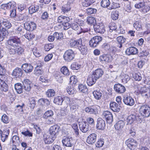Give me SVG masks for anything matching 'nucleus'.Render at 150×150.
I'll list each match as a JSON object with an SVG mask.
<instances>
[{
	"label": "nucleus",
	"mask_w": 150,
	"mask_h": 150,
	"mask_svg": "<svg viewBox=\"0 0 150 150\" xmlns=\"http://www.w3.org/2000/svg\"><path fill=\"white\" fill-rule=\"evenodd\" d=\"M116 0H113L110 6L109 7L108 9L112 10L113 9L116 8L120 7V4L116 2L115 1Z\"/></svg>",
	"instance_id": "nucleus-42"
},
{
	"label": "nucleus",
	"mask_w": 150,
	"mask_h": 150,
	"mask_svg": "<svg viewBox=\"0 0 150 150\" xmlns=\"http://www.w3.org/2000/svg\"><path fill=\"white\" fill-rule=\"evenodd\" d=\"M104 74V72L100 68L98 69L93 71L92 74L97 79L101 77Z\"/></svg>",
	"instance_id": "nucleus-22"
},
{
	"label": "nucleus",
	"mask_w": 150,
	"mask_h": 150,
	"mask_svg": "<svg viewBox=\"0 0 150 150\" xmlns=\"http://www.w3.org/2000/svg\"><path fill=\"white\" fill-rule=\"evenodd\" d=\"M97 80L92 74L88 76L87 79V84L89 86H92L96 83Z\"/></svg>",
	"instance_id": "nucleus-24"
},
{
	"label": "nucleus",
	"mask_w": 150,
	"mask_h": 150,
	"mask_svg": "<svg viewBox=\"0 0 150 150\" xmlns=\"http://www.w3.org/2000/svg\"><path fill=\"white\" fill-rule=\"evenodd\" d=\"M71 28L72 29L74 30H77L79 29L80 28L81 30V32H86L88 31V29L87 28H83L82 27H81L79 25L77 22H74V23H72L71 24Z\"/></svg>",
	"instance_id": "nucleus-17"
},
{
	"label": "nucleus",
	"mask_w": 150,
	"mask_h": 150,
	"mask_svg": "<svg viewBox=\"0 0 150 150\" xmlns=\"http://www.w3.org/2000/svg\"><path fill=\"white\" fill-rule=\"evenodd\" d=\"M63 98L59 96L56 97L54 99V102L58 105H61L63 102Z\"/></svg>",
	"instance_id": "nucleus-44"
},
{
	"label": "nucleus",
	"mask_w": 150,
	"mask_h": 150,
	"mask_svg": "<svg viewBox=\"0 0 150 150\" xmlns=\"http://www.w3.org/2000/svg\"><path fill=\"white\" fill-rule=\"evenodd\" d=\"M123 101L125 104L129 106H132L134 104V99L131 96H124Z\"/></svg>",
	"instance_id": "nucleus-15"
},
{
	"label": "nucleus",
	"mask_w": 150,
	"mask_h": 150,
	"mask_svg": "<svg viewBox=\"0 0 150 150\" xmlns=\"http://www.w3.org/2000/svg\"><path fill=\"white\" fill-rule=\"evenodd\" d=\"M135 116L134 115H131L129 116L127 118V124H131L133 123L134 120Z\"/></svg>",
	"instance_id": "nucleus-53"
},
{
	"label": "nucleus",
	"mask_w": 150,
	"mask_h": 150,
	"mask_svg": "<svg viewBox=\"0 0 150 150\" xmlns=\"http://www.w3.org/2000/svg\"><path fill=\"white\" fill-rule=\"evenodd\" d=\"M110 106V108L114 112H118L120 110V106L115 102H111Z\"/></svg>",
	"instance_id": "nucleus-27"
},
{
	"label": "nucleus",
	"mask_w": 150,
	"mask_h": 150,
	"mask_svg": "<svg viewBox=\"0 0 150 150\" xmlns=\"http://www.w3.org/2000/svg\"><path fill=\"white\" fill-rule=\"evenodd\" d=\"M15 88L17 92L21 94L23 92L22 85L20 83H18L15 85Z\"/></svg>",
	"instance_id": "nucleus-36"
},
{
	"label": "nucleus",
	"mask_w": 150,
	"mask_h": 150,
	"mask_svg": "<svg viewBox=\"0 0 150 150\" xmlns=\"http://www.w3.org/2000/svg\"><path fill=\"white\" fill-rule=\"evenodd\" d=\"M79 126L80 130L83 133H86L90 129L88 124L85 121L80 122Z\"/></svg>",
	"instance_id": "nucleus-8"
},
{
	"label": "nucleus",
	"mask_w": 150,
	"mask_h": 150,
	"mask_svg": "<svg viewBox=\"0 0 150 150\" xmlns=\"http://www.w3.org/2000/svg\"><path fill=\"white\" fill-rule=\"evenodd\" d=\"M103 116L107 122L111 123L113 122V116L110 112L108 111H104L103 113Z\"/></svg>",
	"instance_id": "nucleus-11"
},
{
	"label": "nucleus",
	"mask_w": 150,
	"mask_h": 150,
	"mask_svg": "<svg viewBox=\"0 0 150 150\" xmlns=\"http://www.w3.org/2000/svg\"><path fill=\"white\" fill-rule=\"evenodd\" d=\"M71 7L69 4L63 5L62 8L61 10L64 13H67L70 10Z\"/></svg>",
	"instance_id": "nucleus-43"
},
{
	"label": "nucleus",
	"mask_w": 150,
	"mask_h": 150,
	"mask_svg": "<svg viewBox=\"0 0 150 150\" xmlns=\"http://www.w3.org/2000/svg\"><path fill=\"white\" fill-rule=\"evenodd\" d=\"M82 40L81 38H79V39L75 40H74L71 39L70 41L69 45L71 47H74L77 46L78 47V46L79 45H81L82 43Z\"/></svg>",
	"instance_id": "nucleus-28"
},
{
	"label": "nucleus",
	"mask_w": 150,
	"mask_h": 150,
	"mask_svg": "<svg viewBox=\"0 0 150 150\" xmlns=\"http://www.w3.org/2000/svg\"><path fill=\"white\" fill-rule=\"evenodd\" d=\"M75 57L74 52L71 49H69L65 51L63 57L65 61L70 62Z\"/></svg>",
	"instance_id": "nucleus-3"
},
{
	"label": "nucleus",
	"mask_w": 150,
	"mask_h": 150,
	"mask_svg": "<svg viewBox=\"0 0 150 150\" xmlns=\"http://www.w3.org/2000/svg\"><path fill=\"white\" fill-rule=\"evenodd\" d=\"M105 121L101 118H98L97 121L96 128L98 129L103 130L105 128Z\"/></svg>",
	"instance_id": "nucleus-12"
},
{
	"label": "nucleus",
	"mask_w": 150,
	"mask_h": 150,
	"mask_svg": "<svg viewBox=\"0 0 150 150\" xmlns=\"http://www.w3.org/2000/svg\"><path fill=\"white\" fill-rule=\"evenodd\" d=\"M125 144L131 150H134L137 145V141L132 138L127 140L125 142Z\"/></svg>",
	"instance_id": "nucleus-6"
},
{
	"label": "nucleus",
	"mask_w": 150,
	"mask_h": 150,
	"mask_svg": "<svg viewBox=\"0 0 150 150\" xmlns=\"http://www.w3.org/2000/svg\"><path fill=\"white\" fill-rule=\"evenodd\" d=\"M61 72L65 75L68 76L70 74V72L67 68L65 66L62 67L61 69Z\"/></svg>",
	"instance_id": "nucleus-50"
},
{
	"label": "nucleus",
	"mask_w": 150,
	"mask_h": 150,
	"mask_svg": "<svg viewBox=\"0 0 150 150\" xmlns=\"http://www.w3.org/2000/svg\"><path fill=\"white\" fill-rule=\"evenodd\" d=\"M134 26L137 30H140L142 29L141 23L140 21L135 22L134 24Z\"/></svg>",
	"instance_id": "nucleus-52"
},
{
	"label": "nucleus",
	"mask_w": 150,
	"mask_h": 150,
	"mask_svg": "<svg viewBox=\"0 0 150 150\" xmlns=\"http://www.w3.org/2000/svg\"><path fill=\"white\" fill-rule=\"evenodd\" d=\"M22 68L23 70L26 73L31 72L33 70V67L30 64H25L23 65Z\"/></svg>",
	"instance_id": "nucleus-25"
},
{
	"label": "nucleus",
	"mask_w": 150,
	"mask_h": 150,
	"mask_svg": "<svg viewBox=\"0 0 150 150\" xmlns=\"http://www.w3.org/2000/svg\"><path fill=\"white\" fill-rule=\"evenodd\" d=\"M2 25L4 26V28L6 30V29H8L11 27V23L7 20L4 19L2 22Z\"/></svg>",
	"instance_id": "nucleus-47"
},
{
	"label": "nucleus",
	"mask_w": 150,
	"mask_h": 150,
	"mask_svg": "<svg viewBox=\"0 0 150 150\" xmlns=\"http://www.w3.org/2000/svg\"><path fill=\"white\" fill-rule=\"evenodd\" d=\"M110 2L109 0H102L100 2L102 7L104 8H107L110 4Z\"/></svg>",
	"instance_id": "nucleus-46"
},
{
	"label": "nucleus",
	"mask_w": 150,
	"mask_h": 150,
	"mask_svg": "<svg viewBox=\"0 0 150 150\" xmlns=\"http://www.w3.org/2000/svg\"><path fill=\"white\" fill-rule=\"evenodd\" d=\"M138 52V50L134 47H130L127 48L126 51V54L128 55L135 54Z\"/></svg>",
	"instance_id": "nucleus-29"
},
{
	"label": "nucleus",
	"mask_w": 150,
	"mask_h": 150,
	"mask_svg": "<svg viewBox=\"0 0 150 150\" xmlns=\"http://www.w3.org/2000/svg\"><path fill=\"white\" fill-rule=\"evenodd\" d=\"M9 133V130H6L4 131L1 136V140L3 142H4L6 140Z\"/></svg>",
	"instance_id": "nucleus-37"
},
{
	"label": "nucleus",
	"mask_w": 150,
	"mask_h": 150,
	"mask_svg": "<svg viewBox=\"0 0 150 150\" xmlns=\"http://www.w3.org/2000/svg\"><path fill=\"white\" fill-rule=\"evenodd\" d=\"M60 130L59 126L55 125L50 127V135L56 138V136L58 134L59 131Z\"/></svg>",
	"instance_id": "nucleus-9"
},
{
	"label": "nucleus",
	"mask_w": 150,
	"mask_h": 150,
	"mask_svg": "<svg viewBox=\"0 0 150 150\" xmlns=\"http://www.w3.org/2000/svg\"><path fill=\"white\" fill-rule=\"evenodd\" d=\"M55 92L52 89H48L46 93V95L48 97H51L55 96Z\"/></svg>",
	"instance_id": "nucleus-51"
},
{
	"label": "nucleus",
	"mask_w": 150,
	"mask_h": 150,
	"mask_svg": "<svg viewBox=\"0 0 150 150\" xmlns=\"http://www.w3.org/2000/svg\"><path fill=\"white\" fill-rule=\"evenodd\" d=\"M114 89L116 93L119 94L123 93L126 91L125 87L120 83L115 84Z\"/></svg>",
	"instance_id": "nucleus-13"
},
{
	"label": "nucleus",
	"mask_w": 150,
	"mask_h": 150,
	"mask_svg": "<svg viewBox=\"0 0 150 150\" xmlns=\"http://www.w3.org/2000/svg\"><path fill=\"white\" fill-rule=\"evenodd\" d=\"M1 120L2 122L5 124L8 123L10 121L9 117L6 114L3 115L1 117Z\"/></svg>",
	"instance_id": "nucleus-49"
},
{
	"label": "nucleus",
	"mask_w": 150,
	"mask_h": 150,
	"mask_svg": "<svg viewBox=\"0 0 150 150\" xmlns=\"http://www.w3.org/2000/svg\"><path fill=\"white\" fill-rule=\"evenodd\" d=\"M1 23L2 22L0 20V42L3 40L8 33V31L5 28H2L1 30Z\"/></svg>",
	"instance_id": "nucleus-26"
},
{
	"label": "nucleus",
	"mask_w": 150,
	"mask_h": 150,
	"mask_svg": "<svg viewBox=\"0 0 150 150\" xmlns=\"http://www.w3.org/2000/svg\"><path fill=\"white\" fill-rule=\"evenodd\" d=\"M125 125L124 121L122 120H120L117 122L116 124L114 126L115 129L117 130H121L124 127Z\"/></svg>",
	"instance_id": "nucleus-33"
},
{
	"label": "nucleus",
	"mask_w": 150,
	"mask_h": 150,
	"mask_svg": "<svg viewBox=\"0 0 150 150\" xmlns=\"http://www.w3.org/2000/svg\"><path fill=\"white\" fill-rule=\"evenodd\" d=\"M133 77L135 80L138 81H140L142 79L141 75L139 73L133 74Z\"/></svg>",
	"instance_id": "nucleus-57"
},
{
	"label": "nucleus",
	"mask_w": 150,
	"mask_h": 150,
	"mask_svg": "<svg viewBox=\"0 0 150 150\" xmlns=\"http://www.w3.org/2000/svg\"><path fill=\"white\" fill-rule=\"evenodd\" d=\"M55 137L49 134V135L45 134L43 135V140L45 144L52 143L55 139Z\"/></svg>",
	"instance_id": "nucleus-16"
},
{
	"label": "nucleus",
	"mask_w": 150,
	"mask_h": 150,
	"mask_svg": "<svg viewBox=\"0 0 150 150\" xmlns=\"http://www.w3.org/2000/svg\"><path fill=\"white\" fill-rule=\"evenodd\" d=\"M16 7H15L10 11V16L13 18L16 17L18 21H21L23 20L24 18L23 15H21V16H20L19 17L18 15L17 16L16 14Z\"/></svg>",
	"instance_id": "nucleus-23"
},
{
	"label": "nucleus",
	"mask_w": 150,
	"mask_h": 150,
	"mask_svg": "<svg viewBox=\"0 0 150 150\" xmlns=\"http://www.w3.org/2000/svg\"><path fill=\"white\" fill-rule=\"evenodd\" d=\"M23 74V71L21 69L17 67L14 69L12 73V75L16 78L21 77Z\"/></svg>",
	"instance_id": "nucleus-20"
},
{
	"label": "nucleus",
	"mask_w": 150,
	"mask_h": 150,
	"mask_svg": "<svg viewBox=\"0 0 150 150\" xmlns=\"http://www.w3.org/2000/svg\"><path fill=\"white\" fill-rule=\"evenodd\" d=\"M109 31L112 32L113 30H115L117 28L116 24L114 22H112L109 25Z\"/></svg>",
	"instance_id": "nucleus-59"
},
{
	"label": "nucleus",
	"mask_w": 150,
	"mask_h": 150,
	"mask_svg": "<svg viewBox=\"0 0 150 150\" xmlns=\"http://www.w3.org/2000/svg\"><path fill=\"white\" fill-rule=\"evenodd\" d=\"M29 100L30 101L28 103V105L32 109H33L36 105L35 99L34 98H32L30 99Z\"/></svg>",
	"instance_id": "nucleus-48"
},
{
	"label": "nucleus",
	"mask_w": 150,
	"mask_h": 150,
	"mask_svg": "<svg viewBox=\"0 0 150 150\" xmlns=\"http://www.w3.org/2000/svg\"><path fill=\"white\" fill-rule=\"evenodd\" d=\"M24 86L23 89L25 91H29L31 89L30 86V82L28 79H25L23 81Z\"/></svg>",
	"instance_id": "nucleus-30"
},
{
	"label": "nucleus",
	"mask_w": 150,
	"mask_h": 150,
	"mask_svg": "<svg viewBox=\"0 0 150 150\" xmlns=\"http://www.w3.org/2000/svg\"><path fill=\"white\" fill-rule=\"evenodd\" d=\"M78 49L80 51L82 54H86L87 52V48L86 45H83L82 43L81 45L78 46Z\"/></svg>",
	"instance_id": "nucleus-32"
},
{
	"label": "nucleus",
	"mask_w": 150,
	"mask_h": 150,
	"mask_svg": "<svg viewBox=\"0 0 150 150\" xmlns=\"http://www.w3.org/2000/svg\"><path fill=\"white\" fill-rule=\"evenodd\" d=\"M96 138L97 135L96 134H91L87 137L86 142L89 144H92L95 142Z\"/></svg>",
	"instance_id": "nucleus-18"
},
{
	"label": "nucleus",
	"mask_w": 150,
	"mask_h": 150,
	"mask_svg": "<svg viewBox=\"0 0 150 150\" xmlns=\"http://www.w3.org/2000/svg\"><path fill=\"white\" fill-rule=\"evenodd\" d=\"M99 107V106L98 105H93L86 107L85 109V111L89 113L96 115L98 113V108Z\"/></svg>",
	"instance_id": "nucleus-14"
},
{
	"label": "nucleus",
	"mask_w": 150,
	"mask_h": 150,
	"mask_svg": "<svg viewBox=\"0 0 150 150\" xmlns=\"http://www.w3.org/2000/svg\"><path fill=\"white\" fill-rule=\"evenodd\" d=\"M78 89L79 92L81 93H86L88 91L86 86L82 84L79 85Z\"/></svg>",
	"instance_id": "nucleus-39"
},
{
	"label": "nucleus",
	"mask_w": 150,
	"mask_h": 150,
	"mask_svg": "<svg viewBox=\"0 0 150 150\" xmlns=\"http://www.w3.org/2000/svg\"><path fill=\"white\" fill-rule=\"evenodd\" d=\"M21 43L20 39L17 36L11 37L7 41L6 48L11 54L16 53L18 55H21L24 52L23 48L20 46Z\"/></svg>",
	"instance_id": "nucleus-1"
},
{
	"label": "nucleus",
	"mask_w": 150,
	"mask_h": 150,
	"mask_svg": "<svg viewBox=\"0 0 150 150\" xmlns=\"http://www.w3.org/2000/svg\"><path fill=\"white\" fill-rule=\"evenodd\" d=\"M93 94L95 98L98 100L102 96L101 93L97 91H94L93 92Z\"/></svg>",
	"instance_id": "nucleus-60"
},
{
	"label": "nucleus",
	"mask_w": 150,
	"mask_h": 150,
	"mask_svg": "<svg viewBox=\"0 0 150 150\" xmlns=\"http://www.w3.org/2000/svg\"><path fill=\"white\" fill-rule=\"evenodd\" d=\"M93 28L96 32L103 33L105 31L104 25L102 23H96L93 25Z\"/></svg>",
	"instance_id": "nucleus-5"
},
{
	"label": "nucleus",
	"mask_w": 150,
	"mask_h": 150,
	"mask_svg": "<svg viewBox=\"0 0 150 150\" xmlns=\"http://www.w3.org/2000/svg\"><path fill=\"white\" fill-rule=\"evenodd\" d=\"M87 21L88 24L94 25V23L96 22V20L94 18L90 17L87 18Z\"/></svg>",
	"instance_id": "nucleus-63"
},
{
	"label": "nucleus",
	"mask_w": 150,
	"mask_h": 150,
	"mask_svg": "<svg viewBox=\"0 0 150 150\" xmlns=\"http://www.w3.org/2000/svg\"><path fill=\"white\" fill-rule=\"evenodd\" d=\"M25 37L28 39V40H31L33 39L35 35L32 33L30 32H28L24 35Z\"/></svg>",
	"instance_id": "nucleus-61"
},
{
	"label": "nucleus",
	"mask_w": 150,
	"mask_h": 150,
	"mask_svg": "<svg viewBox=\"0 0 150 150\" xmlns=\"http://www.w3.org/2000/svg\"><path fill=\"white\" fill-rule=\"evenodd\" d=\"M70 107L71 110H76L79 107V105L76 102L73 101L70 104Z\"/></svg>",
	"instance_id": "nucleus-40"
},
{
	"label": "nucleus",
	"mask_w": 150,
	"mask_h": 150,
	"mask_svg": "<svg viewBox=\"0 0 150 150\" xmlns=\"http://www.w3.org/2000/svg\"><path fill=\"white\" fill-rule=\"evenodd\" d=\"M0 86L1 89L3 91L6 92L8 90V86L3 81L0 79Z\"/></svg>",
	"instance_id": "nucleus-35"
},
{
	"label": "nucleus",
	"mask_w": 150,
	"mask_h": 150,
	"mask_svg": "<svg viewBox=\"0 0 150 150\" xmlns=\"http://www.w3.org/2000/svg\"><path fill=\"white\" fill-rule=\"evenodd\" d=\"M25 29L29 31H33L36 28V25L33 22H27L24 24Z\"/></svg>",
	"instance_id": "nucleus-10"
},
{
	"label": "nucleus",
	"mask_w": 150,
	"mask_h": 150,
	"mask_svg": "<svg viewBox=\"0 0 150 150\" xmlns=\"http://www.w3.org/2000/svg\"><path fill=\"white\" fill-rule=\"evenodd\" d=\"M43 71L39 68H35L34 70V74L37 76H39L42 74Z\"/></svg>",
	"instance_id": "nucleus-64"
},
{
	"label": "nucleus",
	"mask_w": 150,
	"mask_h": 150,
	"mask_svg": "<svg viewBox=\"0 0 150 150\" xmlns=\"http://www.w3.org/2000/svg\"><path fill=\"white\" fill-rule=\"evenodd\" d=\"M71 67L72 70H78L80 67V65L77 63L74 62L71 64Z\"/></svg>",
	"instance_id": "nucleus-56"
},
{
	"label": "nucleus",
	"mask_w": 150,
	"mask_h": 150,
	"mask_svg": "<svg viewBox=\"0 0 150 150\" xmlns=\"http://www.w3.org/2000/svg\"><path fill=\"white\" fill-rule=\"evenodd\" d=\"M39 8L38 6L37 5H33L30 6L29 8V12L30 14L37 12Z\"/></svg>",
	"instance_id": "nucleus-34"
},
{
	"label": "nucleus",
	"mask_w": 150,
	"mask_h": 150,
	"mask_svg": "<svg viewBox=\"0 0 150 150\" xmlns=\"http://www.w3.org/2000/svg\"><path fill=\"white\" fill-rule=\"evenodd\" d=\"M39 103L40 105H45L48 106L50 104V102L48 100L45 98H41L38 100Z\"/></svg>",
	"instance_id": "nucleus-38"
},
{
	"label": "nucleus",
	"mask_w": 150,
	"mask_h": 150,
	"mask_svg": "<svg viewBox=\"0 0 150 150\" xmlns=\"http://www.w3.org/2000/svg\"><path fill=\"white\" fill-rule=\"evenodd\" d=\"M53 115V112L52 110H48L44 113L42 117L45 119H46L49 117H52Z\"/></svg>",
	"instance_id": "nucleus-45"
},
{
	"label": "nucleus",
	"mask_w": 150,
	"mask_h": 150,
	"mask_svg": "<svg viewBox=\"0 0 150 150\" xmlns=\"http://www.w3.org/2000/svg\"><path fill=\"white\" fill-rule=\"evenodd\" d=\"M74 86H69L67 88V91L69 94H74L75 91L74 90Z\"/></svg>",
	"instance_id": "nucleus-54"
},
{
	"label": "nucleus",
	"mask_w": 150,
	"mask_h": 150,
	"mask_svg": "<svg viewBox=\"0 0 150 150\" xmlns=\"http://www.w3.org/2000/svg\"><path fill=\"white\" fill-rule=\"evenodd\" d=\"M77 82L76 76H71L70 79L69 86H74Z\"/></svg>",
	"instance_id": "nucleus-41"
},
{
	"label": "nucleus",
	"mask_w": 150,
	"mask_h": 150,
	"mask_svg": "<svg viewBox=\"0 0 150 150\" xmlns=\"http://www.w3.org/2000/svg\"><path fill=\"white\" fill-rule=\"evenodd\" d=\"M145 3L143 1H141L135 5V7L137 8H142L145 6Z\"/></svg>",
	"instance_id": "nucleus-55"
},
{
	"label": "nucleus",
	"mask_w": 150,
	"mask_h": 150,
	"mask_svg": "<svg viewBox=\"0 0 150 150\" xmlns=\"http://www.w3.org/2000/svg\"><path fill=\"white\" fill-rule=\"evenodd\" d=\"M119 12L117 11H115L112 13L111 14V18L114 20H116L118 18Z\"/></svg>",
	"instance_id": "nucleus-58"
},
{
	"label": "nucleus",
	"mask_w": 150,
	"mask_h": 150,
	"mask_svg": "<svg viewBox=\"0 0 150 150\" xmlns=\"http://www.w3.org/2000/svg\"><path fill=\"white\" fill-rule=\"evenodd\" d=\"M99 59L100 62L103 63L109 62L111 61L110 55L106 54H103L100 55L99 57Z\"/></svg>",
	"instance_id": "nucleus-21"
},
{
	"label": "nucleus",
	"mask_w": 150,
	"mask_h": 150,
	"mask_svg": "<svg viewBox=\"0 0 150 150\" xmlns=\"http://www.w3.org/2000/svg\"><path fill=\"white\" fill-rule=\"evenodd\" d=\"M102 40V37L98 36H95L92 38L90 41L89 45L92 47H96L98 45Z\"/></svg>",
	"instance_id": "nucleus-4"
},
{
	"label": "nucleus",
	"mask_w": 150,
	"mask_h": 150,
	"mask_svg": "<svg viewBox=\"0 0 150 150\" xmlns=\"http://www.w3.org/2000/svg\"><path fill=\"white\" fill-rule=\"evenodd\" d=\"M72 127L74 131L75 134L76 135H78L79 134V130L77 125L74 124L72 125Z\"/></svg>",
	"instance_id": "nucleus-62"
},
{
	"label": "nucleus",
	"mask_w": 150,
	"mask_h": 150,
	"mask_svg": "<svg viewBox=\"0 0 150 150\" xmlns=\"http://www.w3.org/2000/svg\"><path fill=\"white\" fill-rule=\"evenodd\" d=\"M139 113L144 117H147L150 115V107L147 105H142L139 110Z\"/></svg>",
	"instance_id": "nucleus-2"
},
{
	"label": "nucleus",
	"mask_w": 150,
	"mask_h": 150,
	"mask_svg": "<svg viewBox=\"0 0 150 150\" xmlns=\"http://www.w3.org/2000/svg\"><path fill=\"white\" fill-rule=\"evenodd\" d=\"M16 3L13 1H11L6 4H3L1 5L2 8L4 9H9L14 8L16 7Z\"/></svg>",
	"instance_id": "nucleus-19"
},
{
	"label": "nucleus",
	"mask_w": 150,
	"mask_h": 150,
	"mask_svg": "<svg viewBox=\"0 0 150 150\" xmlns=\"http://www.w3.org/2000/svg\"><path fill=\"white\" fill-rule=\"evenodd\" d=\"M63 145L67 147H71L74 145V141L71 138L64 137L62 141Z\"/></svg>",
	"instance_id": "nucleus-7"
},
{
	"label": "nucleus",
	"mask_w": 150,
	"mask_h": 150,
	"mask_svg": "<svg viewBox=\"0 0 150 150\" xmlns=\"http://www.w3.org/2000/svg\"><path fill=\"white\" fill-rule=\"evenodd\" d=\"M117 46L121 48L122 47V44L124 43L126 41V39L122 36H119L117 37Z\"/></svg>",
	"instance_id": "nucleus-31"
}]
</instances>
